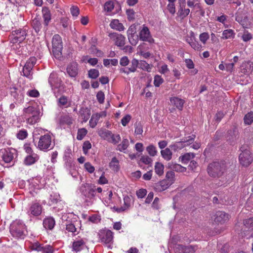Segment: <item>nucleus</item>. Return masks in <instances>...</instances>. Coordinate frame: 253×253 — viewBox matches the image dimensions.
<instances>
[{
    "mask_svg": "<svg viewBox=\"0 0 253 253\" xmlns=\"http://www.w3.org/2000/svg\"><path fill=\"white\" fill-rule=\"evenodd\" d=\"M95 186L88 183L83 184L80 187V191L85 198L93 199L95 196Z\"/></svg>",
    "mask_w": 253,
    "mask_h": 253,
    "instance_id": "6e6552de",
    "label": "nucleus"
},
{
    "mask_svg": "<svg viewBox=\"0 0 253 253\" xmlns=\"http://www.w3.org/2000/svg\"><path fill=\"white\" fill-rule=\"evenodd\" d=\"M140 161L146 165L151 164L152 160L148 156H143L140 159Z\"/></svg>",
    "mask_w": 253,
    "mask_h": 253,
    "instance_id": "69168bd1",
    "label": "nucleus"
},
{
    "mask_svg": "<svg viewBox=\"0 0 253 253\" xmlns=\"http://www.w3.org/2000/svg\"><path fill=\"white\" fill-rule=\"evenodd\" d=\"M87 132V130L84 128L79 129L78 130L77 136V139L79 140H82L83 138L86 135Z\"/></svg>",
    "mask_w": 253,
    "mask_h": 253,
    "instance_id": "09e8293b",
    "label": "nucleus"
},
{
    "mask_svg": "<svg viewBox=\"0 0 253 253\" xmlns=\"http://www.w3.org/2000/svg\"><path fill=\"white\" fill-rule=\"evenodd\" d=\"M164 167L163 164L157 162L155 166V171L159 175H162L164 173Z\"/></svg>",
    "mask_w": 253,
    "mask_h": 253,
    "instance_id": "4c0bfd02",
    "label": "nucleus"
},
{
    "mask_svg": "<svg viewBox=\"0 0 253 253\" xmlns=\"http://www.w3.org/2000/svg\"><path fill=\"white\" fill-rule=\"evenodd\" d=\"M131 117L130 115H126L121 120V123L123 126H126V125L129 122Z\"/></svg>",
    "mask_w": 253,
    "mask_h": 253,
    "instance_id": "0e129e2a",
    "label": "nucleus"
},
{
    "mask_svg": "<svg viewBox=\"0 0 253 253\" xmlns=\"http://www.w3.org/2000/svg\"><path fill=\"white\" fill-rule=\"evenodd\" d=\"M215 216L214 221L215 223L218 224H223L229 219V215L223 211H217Z\"/></svg>",
    "mask_w": 253,
    "mask_h": 253,
    "instance_id": "dca6fc26",
    "label": "nucleus"
},
{
    "mask_svg": "<svg viewBox=\"0 0 253 253\" xmlns=\"http://www.w3.org/2000/svg\"><path fill=\"white\" fill-rule=\"evenodd\" d=\"M138 67L143 70H146L148 72L150 71L151 69L150 65L143 60H140V62H139Z\"/></svg>",
    "mask_w": 253,
    "mask_h": 253,
    "instance_id": "37998d69",
    "label": "nucleus"
},
{
    "mask_svg": "<svg viewBox=\"0 0 253 253\" xmlns=\"http://www.w3.org/2000/svg\"><path fill=\"white\" fill-rule=\"evenodd\" d=\"M99 238L102 243L109 244L113 240V232L109 230L101 231L99 233Z\"/></svg>",
    "mask_w": 253,
    "mask_h": 253,
    "instance_id": "ddd939ff",
    "label": "nucleus"
},
{
    "mask_svg": "<svg viewBox=\"0 0 253 253\" xmlns=\"http://www.w3.org/2000/svg\"><path fill=\"white\" fill-rule=\"evenodd\" d=\"M161 155L164 159L167 161H169L172 158V152L170 148H167L161 151Z\"/></svg>",
    "mask_w": 253,
    "mask_h": 253,
    "instance_id": "473e14b6",
    "label": "nucleus"
},
{
    "mask_svg": "<svg viewBox=\"0 0 253 253\" xmlns=\"http://www.w3.org/2000/svg\"><path fill=\"white\" fill-rule=\"evenodd\" d=\"M173 251L175 253H184V245H175L173 247Z\"/></svg>",
    "mask_w": 253,
    "mask_h": 253,
    "instance_id": "13d9d810",
    "label": "nucleus"
},
{
    "mask_svg": "<svg viewBox=\"0 0 253 253\" xmlns=\"http://www.w3.org/2000/svg\"><path fill=\"white\" fill-rule=\"evenodd\" d=\"M195 137V136L194 135L189 136L188 137V138H184L182 141L170 145L169 148H171V150L176 151L177 150L181 149L182 148V143H184V145H189L192 143L194 141Z\"/></svg>",
    "mask_w": 253,
    "mask_h": 253,
    "instance_id": "9b49d317",
    "label": "nucleus"
},
{
    "mask_svg": "<svg viewBox=\"0 0 253 253\" xmlns=\"http://www.w3.org/2000/svg\"><path fill=\"white\" fill-rule=\"evenodd\" d=\"M227 169L228 164L225 161H216L209 164L207 171L210 176L219 178L226 172Z\"/></svg>",
    "mask_w": 253,
    "mask_h": 253,
    "instance_id": "f257e3e1",
    "label": "nucleus"
},
{
    "mask_svg": "<svg viewBox=\"0 0 253 253\" xmlns=\"http://www.w3.org/2000/svg\"><path fill=\"white\" fill-rule=\"evenodd\" d=\"M252 70L250 63H244L242 65V71L245 74L248 73Z\"/></svg>",
    "mask_w": 253,
    "mask_h": 253,
    "instance_id": "3c124183",
    "label": "nucleus"
},
{
    "mask_svg": "<svg viewBox=\"0 0 253 253\" xmlns=\"http://www.w3.org/2000/svg\"><path fill=\"white\" fill-rule=\"evenodd\" d=\"M27 35L26 28L19 29L13 31L10 36L11 40L13 43H20L25 39Z\"/></svg>",
    "mask_w": 253,
    "mask_h": 253,
    "instance_id": "1a4fd4ad",
    "label": "nucleus"
},
{
    "mask_svg": "<svg viewBox=\"0 0 253 253\" xmlns=\"http://www.w3.org/2000/svg\"><path fill=\"white\" fill-rule=\"evenodd\" d=\"M244 123L246 125H251L253 122V112H251L247 114L244 118Z\"/></svg>",
    "mask_w": 253,
    "mask_h": 253,
    "instance_id": "a19ab883",
    "label": "nucleus"
},
{
    "mask_svg": "<svg viewBox=\"0 0 253 253\" xmlns=\"http://www.w3.org/2000/svg\"><path fill=\"white\" fill-rule=\"evenodd\" d=\"M111 133L112 132L110 131L105 129H101L98 131V134L104 139H108Z\"/></svg>",
    "mask_w": 253,
    "mask_h": 253,
    "instance_id": "79ce46f5",
    "label": "nucleus"
},
{
    "mask_svg": "<svg viewBox=\"0 0 253 253\" xmlns=\"http://www.w3.org/2000/svg\"><path fill=\"white\" fill-rule=\"evenodd\" d=\"M228 140L231 142L235 141L239 137V134L236 127L228 130Z\"/></svg>",
    "mask_w": 253,
    "mask_h": 253,
    "instance_id": "393cba45",
    "label": "nucleus"
},
{
    "mask_svg": "<svg viewBox=\"0 0 253 253\" xmlns=\"http://www.w3.org/2000/svg\"><path fill=\"white\" fill-rule=\"evenodd\" d=\"M110 26L112 29H116L119 31H123L124 30V26L122 23L119 22V21L118 19L113 20L111 22Z\"/></svg>",
    "mask_w": 253,
    "mask_h": 253,
    "instance_id": "c85d7f7f",
    "label": "nucleus"
},
{
    "mask_svg": "<svg viewBox=\"0 0 253 253\" xmlns=\"http://www.w3.org/2000/svg\"><path fill=\"white\" fill-rule=\"evenodd\" d=\"M126 13L127 16V18L129 20H131L134 19L135 12L133 9H127L126 10Z\"/></svg>",
    "mask_w": 253,
    "mask_h": 253,
    "instance_id": "338daca9",
    "label": "nucleus"
},
{
    "mask_svg": "<svg viewBox=\"0 0 253 253\" xmlns=\"http://www.w3.org/2000/svg\"><path fill=\"white\" fill-rule=\"evenodd\" d=\"M135 130L134 133L135 135H141L143 132V126L140 122H136L134 124Z\"/></svg>",
    "mask_w": 253,
    "mask_h": 253,
    "instance_id": "ea45409f",
    "label": "nucleus"
},
{
    "mask_svg": "<svg viewBox=\"0 0 253 253\" xmlns=\"http://www.w3.org/2000/svg\"><path fill=\"white\" fill-rule=\"evenodd\" d=\"M38 159V157L36 155L35 157L33 155H29L25 158L24 163L26 165H31L34 164Z\"/></svg>",
    "mask_w": 253,
    "mask_h": 253,
    "instance_id": "c9c22d12",
    "label": "nucleus"
},
{
    "mask_svg": "<svg viewBox=\"0 0 253 253\" xmlns=\"http://www.w3.org/2000/svg\"><path fill=\"white\" fill-rule=\"evenodd\" d=\"M172 184L171 181L164 179L156 184L155 188L158 192L163 191L168 189Z\"/></svg>",
    "mask_w": 253,
    "mask_h": 253,
    "instance_id": "a211bd4d",
    "label": "nucleus"
},
{
    "mask_svg": "<svg viewBox=\"0 0 253 253\" xmlns=\"http://www.w3.org/2000/svg\"><path fill=\"white\" fill-rule=\"evenodd\" d=\"M170 103L175 106L179 110H182L184 103V100L177 97H171L170 99Z\"/></svg>",
    "mask_w": 253,
    "mask_h": 253,
    "instance_id": "5701e85b",
    "label": "nucleus"
},
{
    "mask_svg": "<svg viewBox=\"0 0 253 253\" xmlns=\"http://www.w3.org/2000/svg\"><path fill=\"white\" fill-rule=\"evenodd\" d=\"M190 13V9L189 8H185V5H179L177 15L182 19H183L187 16Z\"/></svg>",
    "mask_w": 253,
    "mask_h": 253,
    "instance_id": "a878e982",
    "label": "nucleus"
},
{
    "mask_svg": "<svg viewBox=\"0 0 253 253\" xmlns=\"http://www.w3.org/2000/svg\"><path fill=\"white\" fill-rule=\"evenodd\" d=\"M163 79L159 75L154 77V84L156 86H159L163 83Z\"/></svg>",
    "mask_w": 253,
    "mask_h": 253,
    "instance_id": "bf43d9fd",
    "label": "nucleus"
},
{
    "mask_svg": "<svg viewBox=\"0 0 253 253\" xmlns=\"http://www.w3.org/2000/svg\"><path fill=\"white\" fill-rule=\"evenodd\" d=\"M138 60L134 58L131 61V64L127 69L130 72H134L136 71V69L138 67Z\"/></svg>",
    "mask_w": 253,
    "mask_h": 253,
    "instance_id": "e433bc0d",
    "label": "nucleus"
},
{
    "mask_svg": "<svg viewBox=\"0 0 253 253\" xmlns=\"http://www.w3.org/2000/svg\"><path fill=\"white\" fill-rule=\"evenodd\" d=\"M84 246V242L83 240L75 241L73 244V249L76 252L82 250Z\"/></svg>",
    "mask_w": 253,
    "mask_h": 253,
    "instance_id": "7c9ffc66",
    "label": "nucleus"
},
{
    "mask_svg": "<svg viewBox=\"0 0 253 253\" xmlns=\"http://www.w3.org/2000/svg\"><path fill=\"white\" fill-rule=\"evenodd\" d=\"M140 40L148 42L150 43H153L154 40L152 37L150 31L148 27L144 26L139 33Z\"/></svg>",
    "mask_w": 253,
    "mask_h": 253,
    "instance_id": "9d476101",
    "label": "nucleus"
},
{
    "mask_svg": "<svg viewBox=\"0 0 253 253\" xmlns=\"http://www.w3.org/2000/svg\"><path fill=\"white\" fill-rule=\"evenodd\" d=\"M234 35V31L231 29L225 30L223 32V39H227L233 37Z\"/></svg>",
    "mask_w": 253,
    "mask_h": 253,
    "instance_id": "de8ad7c7",
    "label": "nucleus"
},
{
    "mask_svg": "<svg viewBox=\"0 0 253 253\" xmlns=\"http://www.w3.org/2000/svg\"><path fill=\"white\" fill-rule=\"evenodd\" d=\"M129 145V141L127 139L124 138L121 144L117 146V150L121 152H124Z\"/></svg>",
    "mask_w": 253,
    "mask_h": 253,
    "instance_id": "2f4dec72",
    "label": "nucleus"
},
{
    "mask_svg": "<svg viewBox=\"0 0 253 253\" xmlns=\"http://www.w3.org/2000/svg\"><path fill=\"white\" fill-rule=\"evenodd\" d=\"M245 226L251 230H253V217L246 219L244 221Z\"/></svg>",
    "mask_w": 253,
    "mask_h": 253,
    "instance_id": "603ef678",
    "label": "nucleus"
},
{
    "mask_svg": "<svg viewBox=\"0 0 253 253\" xmlns=\"http://www.w3.org/2000/svg\"><path fill=\"white\" fill-rule=\"evenodd\" d=\"M42 209V206L40 204L35 203L31 206L29 212L34 216H38L41 214Z\"/></svg>",
    "mask_w": 253,
    "mask_h": 253,
    "instance_id": "aec40b11",
    "label": "nucleus"
},
{
    "mask_svg": "<svg viewBox=\"0 0 253 253\" xmlns=\"http://www.w3.org/2000/svg\"><path fill=\"white\" fill-rule=\"evenodd\" d=\"M146 151L148 154L152 157H154L157 155V151L156 148L153 145H150L146 148Z\"/></svg>",
    "mask_w": 253,
    "mask_h": 253,
    "instance_id": "c03bdc74",
    "label": "nucleus"
},
{
    "mask_svg": "<svg viewBox=\"0 0 253 253\" xmlns=\"http://www.w3.org/2000/svg\"><path fill=\"white\" fill-rule=\"evenodd\" d=\"M136 29L134 26H131L127 31V38L130 43L135 45L138 42V36L135 35Z\"/></svg>",
    "mask_w": 253,
    "mask_h": 253,
    "instance_id": "f8f14e48",
    "label": "nucleus"
},
{
    "mask_svg": "<svg viewBox=\"0 0 253 253\" xmlns=\"http://www.w3.org/2000/svg\"><path fill=\"white\" fill-rule=\"evenodd\" d=\"M195 157V154L193 153H187L184 155L181 156L179 159L181 160L183 164L187 163L191 159Z\"/></svg>",
    "mask_w": 253,
    "mask_h": 253,
    "instance_id": "72a5a7b5",
    "label": "nucleus"
},
{
    "mask_svg": "<svg viewBox=\"0 0 253 253\" xmlns=\"http://www.w3.org/2000/svg\"><path fill=\"white\" fill-rule=\"evenodd\" d=\"M174 176L175 173L172 170L169 171L167 172V179H166L169 180V181H171V183L172 184L174 181Z\"/></svg>",
    "mask_w": 253,
    "mask_h": 253,
    "instance_id": "4d7b16f0",
    "label": "nucleus"
},
{
    "mask_svg": "<svg viewBox=\"0 0 253 253\" xmlns=\"http://www.w3.org/2000/svg\"><path fill=\"white\" fill-rule=\"evenodd\" d=\"M0 157L6 163H9L13 159V154L9 150L1 149L0 150Z\"/></svg>",
    "mask_w": 253,
    "mask_h": 253,
    "instance_id": "f3484780",
    "label": "nucleus"
},
{
    "mask_svg": "<svg viewBox=\"0 0 253 253\" xmlns=\"http://www.w3.org/2000/svg\"><path fill=\"white\" fill-rule=\"evenodd\" d=\"M43 253H52V247L50 245L43 246L42 251Z\"/></svg>",
    "mask_w": 253,
    "mask_h": 253,
    "instance_id": "774afa93",
    "label": "nucleus"
},
{
    "mask_svg": "<svg viewBox=\"0 0 253 253\" xmlns=\"http://www.w3.org/2000/svg\"><path fill=\"white\" fill-rule=\"evenodd\" d=\"M88 77L91 79H95L99 75V71L95 69H92L88 72Z\"/></svg>",
    "mask_w": 253,
    "mask_h": 253,
    "instance_id": "49530a36",
    "label": "nucleus"
},
{
    "mask_svg": "<svg viewBox=\"0 0 253 253\" xmlns=\"http://www.w3.org/2000/svg\"><path fill=\"white\" fill-rule=\"evenodd\" d=\"M104 93L102 91H99L96 94V98L100 104H102L104 102L105 98Z\"/></svg>",
    "mask_w": 253,
    "mask_h": 253,
    "instance_id": "680f3d73",
    "label": "nucleus"
},
{
    "mask_svg": "<svg viewBox=\"0 0 253 253\" xmlns=\"http://www.w3.org/2000/svg\"><path fill=\"white\" fill-rule=\"evenodd\" d=\"M168 168L172 171L177 172H184L186 170L185 167L181 166L180 165L174 164L172 162L168 164Z\"/></svg>",
    "mask_w": 253,
    "mask_h": 253,
    "instance_id": "bb28decb",
    "label": "nucleus"
},
{
    "mask_svg": "<svg viewBox=\"0 0 253 253\" xmlns=\"http://www.w3.org/2000/svg\"><path fill=\"white\" fill-rule=\"evenodd\" d=\"M243 149V147H241L242 153L239 155V161L243 166L248 167L253 162V158L249 150Z\"/></svg>",
    "mask_w": 253,
    "mask_h": 253,
    "instance_id": "423d86ee",
    "label": "nucleus"
},
{
    "mask_svg": "<svg viewBox=\"0 0 253 253\" xmlns=\"http://www.w3.org/2000/svg\"><path fill=\"white\" fill-rule=\"evenodd\" d=\"M40 113L39 109L31 106L23 109V114L26 117H29L27 120V123L31 125L35 124L39 120Z\"/></svg>",
    "mask_w": 253,
    "mask_h": 253,
    "instance_id": "7ed1b4c3",
    "label": "nucleus"
},
{
    "mask_svg": "<svg viewBox=\"0 0 253 253\" xmlns=\"http://www.w3.org/2000/svg\"><path fill=\"white\" fill-rule=\"evenodd\" d=\"M124 204L123 206L126 210L130 207L131 199L128 196H126L124 198Z\"/></svg>",
    "mask_w": 253,
    "mask_h": 253,
    "instance_id": "6e6d98bb",
    "label": "nucleus"
},
{
    "mask_svg": "<svg viewBox=\"0 0 253 253\" xmlns=\"http://www.w3.org/2000/svg\"><path fill=\"white\" fill-rule=\"evenodd\" d=\"M27 131L24 129L19 130L16 134L17 138L20 140H23L25 139L27 137Z\"/></svg>",
    "mask_w": 253,
    "mask_h": 253,
    "instance_id": "8fccbe9b",
    "label": "nucleus"
},
{
    "mask_svg": "<svg viewBox=\"0 0 253 253\" xmlns=\"http://www.w3.org/2000/svg\"><path fill=\"white\" fill-rule=\"evenodd\" d=\"M90 50L92 53L95 54L97 57H102L104 55V53L101 50L96 48L95 45H91Z\"/></svg>",
    "mask_w": 253,
    "mask_h": 253,
    "instance_id": "a18cd8bd",
    "label": "nucleus"
},
{
    "mask_svg": "<svg viewBox=\"0 0 253 253\" xmlns=\"http://www.w3.org/2000/svg\"><path fill=\"white\" fill-rule=\"evenodd\" d=\"M37 59L35 57H32L27 61L23 67L22 73L21 75L31 79L32 78L33 72L32 71L34 66L36 63Z\"/></svg>",
    "mask_w": 253,
    "mask_h": 253,
    "instance_id": "0eeeda50",
    "label": "nucleus"
},
{
    "mask_svg": "<svg viewBox=\"0 0 253 253\" xmlns=\"http://www.w3.org/2000/svg\"><path fill=\"white\" fill-rule=\"evenodd\" d=\"M42 13L44 19V25L43 30L46 31L47 30L46 27L51 20V14L49 9L47 7H44L42 8Z\"/></svg>",
    "mask_w": 253,
    "mask_h": 253,
    "instance_id": "6ab92c4d",
    "label": "nucleus"
},
{
    "mask_svg": "<svg viewBox=\"0 0 253 253\" xmlns=\"http://www.w3.org/2000/svg\"><path fill=\"white\" fill-rule=\"evenodd\" d=\"M110 137L111 139V142L114 144H117L121 140V137L119 134L114 135L111 133Z\"/></svg>",
    "mask_w": 253,
    "mask_h": 253,
    "instance_id": "052dcab7",
    "label": "nucleus"
},
{
    "mask_svg": "<svg viewBox=\"0 0 253 253\" xmlns=\"http://www.w3.org/2000/svg\"><path fill=\"white\" fill-rule=\"evenodd\" d=\"M91 147V143L88 141H85L84 142L83 146V151L84 154H86L88 150Z\"/></svg>",
    "mask_w": 253,
    "mask_h": 253,
    "instance_id": "e2e57ef3",
    "label": "nucleus"
},
{
    "mask_svg": "<svg viewBox=\"0 0 253 253\" xmlns=\"http://www.w3.org/2000/svg\"><path fill=\"white\" fill-rule=\"evenodd\" d=\"M81 116L82 117L84 122H86L90 117V111L87 108H82L80 111Z\"/></svg>",
    "mask_w": 253,
    "mask_h": 253,
    "instance_id": "f704fd0d",
    "label": "nucleus"
},
{
    "mask_svg": "<svg viewBox=\"0 0 253 253\" xmlns=\"http://www.w3.org/2000/svg\"><path fill=\"white\" fill-rule=\"evenodd\" d=\"M114 3L112 1H107L104 4V9L108 12H111L114 9Z\"/></svg>",
    "mask_w": 253,
    "mask_h": 253,
    "instance_id": "5fc2aeb1",
    "label": "nucleus"
},
{
    "mask_svg": "<svg viewBox=\"0 0 253 253\" xmlns=\"http://www.w3.org/2000/svg\"><path fill=\"white\" fill-rule=\"evenodd\" d=\"M67 72L71 77H75L78 73L77 63L70 64L67 68Z\"/></svg>",
    "mask_w": 253,
    "mask_h": 253,
    "instance_id": "4be33fe9",
    "label": "nucleus"
},
{
    "mask_svg": "<svg viewBox=\"0 0 253 253\" xmlns=\"http://www.w3.org/2000/svg\"><path fill=\"white\" fill-rule=\"evenodd\" d=\"M110 168L113 170L118 171L119 168V161L116 157H113L109 164Z\"/></svg>",
    "mask_w": 253,
    "mask_h": 253,
    "instance_id": "58836bf2",
    "label": "nucleus"
},
{
    "mask_svg": "<svg viewBox=\"0 0 253 253\" xmlns=\"http://www.w3.org/2000/svg\"><path fill=\"white\" fill-rule=\"evenodd\" d=\"M187 42L195 50H200L202 47L199 42L195 40V37L193 32L191 33V37L190 39H187Z\"/></svg>",
    "mask_w": 253,
    "mask_h": 253,
    "instance_id": "b1692460",
    "label": "nucleus"
},
{
    "mask_svg": "<svg viewBox=\"0 0 253 253\" xmlns=\"http://www.w3.org/2000/svg\"><path fill=\"white\" fill-rule=\"evenodd\" d=\"M109 36L115 41V44L117 46L122 47L125 44L126 38L122 34L116 33H110Z\"/></svg>",
    "mask_w": 253,
    "mask_h": 253,
    "instance_id": "4468645a",
    "label": "nucleus"
},
{
    "mask_svg": "<svg viewBox=\"0 0 253 253\" xmlns=\"http://www.w3.org/2000/svg\"><path fill=\"white\" fill-rule=\"evenodd\" d=\"M52 52L54 57L60 58L61 57V51L63 48L61 37L58 34L54 35L52 40Z\"/></svg>",
    "mask_w": 253,
    "mask_h": 253,
    "instance_id": "20e7f679",
    "label": "nucleus"
},
{
    "mask_svg": "<svg viewBox=\"0 0 253 253\" xmlns=\"http://www.w3.org/2000/svg\"><path fill=\"white\" fill-rule=\"evenodd\" d=\"M61 123L62 124L70 125L73 123V119L69 116H65L61 118Z\"/></svg>",
    "mask_w": 253,
    "mask_h": 253,
    "instance_id": "864d4df0",
    "label": "nucleus"
},
{
    "mask_svg": "<svg viewBox=\"0 0 253 253\" xmlns=\"http://www.w3.org/2000/svg\"><path fill=\"white\" fill-rule=\"evenodd\" d=\"M43 225L45 228L51 230L55 225V220L52 217H48L44 219Z\"/></svg>",
    "mask_w": 253,
    "mask_h": 253,
    "instance_id": "cd10ccee",
    "label": "nucleus"
},
{
    "mask_svg": "<svg viewBox=\"0 0 253 253\" xmlns=\"http://www.w3.org/2000/svg\"><path fill=\"white\" fill-rule=\"evenodd\" d=\"M37 147L40 150L43 151L52 149L53 145H52L51 136L48 134L41 136Z\"/></svg>",
    "mask_w": 253,
    "mask_h": 253,
    "instance_id": "39448f33",
    "label": "nucleus"
},
{
    "mask_svg": "<svg viewBox=\"0 0 253 253\" xmlns=\"http://www.w3.org/2000/svg\"><path fill=\"white\" fill-rule=\"evenodd\" d=\"M32 25L37 33L39 32L42 28V24L38 17H35L33 19Z\"/></svg>",
    "mask_w": 253,
    "mask_h": 253,
    "instance_id": "c756f323",
    "label": "nucleus"
},
{
    "mask_svg": "<svg viewBox=\"0 0 253 253\" xmlns=\"http://www.w3.org/2000/svg\"><path fill=\"white\" fill-rule=\"evenodd\" d=\"M25 229V225L23 222L20 220H16L11 224L10 232L14 237L24 238Z\"/></svg>",
    "mask_w": 253,
    "mask_h": 253,
    "instance_id": "f03ea898",
    "label": "nucleus"
},
{
    "mask_svg": "<svg viewBox=\"0 0 253 253\" xmlns=\"http://www.w3.org/2000/svg\"><path fill=\"white\" fill-rule=\"evenodd\" d=\"M10 93L16 102H19L23 99V94L20 89L15 87L10 88Z\"/></svg>",
    "mask_w": 253,
    "mask_h": 253,
    "instance_id": "412c9836",
    "label": "nucleus"
},
{
    "mask_svg": "<svg viewBox=\"0 0 253 253\" xmlns=\"http://www.w3.org/2000/svg\"><path fill=\"white\" fill-rule=\"evenodd\" d=\"M61 80L58 78L57 75L55 73H52L50 74L49 79L48 83L51 86L58 88L62 84Z\"/></svg>",
    "mask_w": 253,
    "mask_h": 253,
    "instance_id": "2eb2a0df",
    "label": "nucleus"
}]
</instances>
